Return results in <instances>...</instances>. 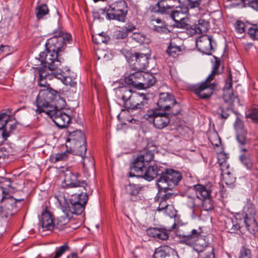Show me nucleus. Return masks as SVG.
Here are the masks:
<instances>
[{"instance_id":"nucleus-1","label":"nucleus","mask_w":258,"mask_h":258,"mask_svg":"<svg viewBox=\"0 0 258 258\" xmlns=\"http://www.w3.org/2000/svg\"><path fill=\"white\" fill-rule=\"evenodd\" d=\"M72 41L71 34L59 29L55 30L53 36L48 39L45 43L46 50L39 53L41 61L48 64L50 69H56L63 61L59 52L64 49L67 44H71Z\"/></svg>"},{"instance_id":"nucleus-2","label":"nucleus","mask_w":258,"mask_h":258,"mask_svg":"<svg viewBox=\"0 0 258 258\" xmlns=\"http://www.w3.org/2000/svg\"><path fill=\"white\" fill-rule=\"evenodd\" d=\"M88 201L86 194H74L70 199L71 205L62 206L63 215L57 218V226L61 228L67 225L73 217V215H81L84 211L85 205Z\"/></svg>"},{"instance_id":"nucleus-3","label":"nucleus","mask_w":258,"mask_h":258,"mask_svg":"<svg viewBox=\"0 0 258 258\" xmlns=\"http://www.w3.org/2000/svg\"><path fill=\"white\" fill-rule=\"evenodd\" d=\"M221 64L220 59L216 57L215 62L213 66L211 73L207 77L206 80L201 83L192 86V91L201 99H208L213 94L214 90V85L210 82L212 81L216 75L222 73L224 67L219 69Z\"/></svg>"},{"instance_id":"nucleus-4","label":"nucleus","mask_w":258,"mask_h":258,"mask_svg":"<svg viewBox=\"0 0 258 258\" xmlns=\"http://www.w3.org/2000/svg\"><path fill=\"white\" fill-rule=\"evenodd\" d=\"M100 11L107 20L124 22L128 12L127 4L123 0L116 1L107 5Z\"/></svg>"},{"instance_id":"nucleus-5","label":"nucleus","mask_w":258,"mask_h":258,"mask_svg":"<svg viewBox=\"0 0 258 258\" xmlns=\"http://www.w3.org/2000/svg\"><path fill=\"white\" fill-rule=\"evenodd\" d=\"M181 172L171 168H164L163 175L157 179L156 185L158 190L164 191L171 189L174 186L177 185L182 179Z\"/></svg>"},{"instance_id":"nucleus-6","label":"nucleus","mask_w":258,"mask_h":258,"mask_svg":"<svg viewBox=\"0 0 258 258\" xmlns=\"http://www.w3.org/2000/svg\"><path fill=\"white\" fill-rule=\"evenodd\" d=\"M157 105L160 110L169 111L171 115H177L181 111L180 104L174 96L169 93H160Z\"/></svg>"},{"instance_id":"nucleus-7","label":"nucleus","mask_w":258,"mask_h":258,"mask_svg":"<svg viewBox=\"0 0 258 258\" xmlns=\"http://www.w3.org/2000/svg\"><path fill=\"white\" fill-rule=\"evenodd\" d=\"M175 115H171L166 112H160L159 110H148L145 115L146 119L153 122L154 126L157 129L162 130L166 127L170 121V118Z\"/></svg>"},{"instance_id":"nucleus-8","label":"nucleus","mask_w":258,"mask_h":258,"mask_svg":"<svg viewBox=\"0 0 258 258\" xmlns=\"http://www.w3.org/2000/svg\"><path fill=\"white\" fill-rule=\"evenodd\" d=\"M64 182L66 186L70 187H79L83 188L80 194H88L90 191V187L84 180H78L79 174L77 172H74L70 169H67L63 172Z\"/></svg>"},{"instance_id":"nucleus-9","label":"nucleus","mask_w":258,"mask_h":258,"mask_svg":"<svg viewBox=\"0 0 258 258\" xmlns=\"http://www.w3.org/2000/svg\"><path fill=\"white\" fill-rule=\"evenodd\" d=\"M198 194L200 195L203 209L205 211H211L214 208V203L211 197L212 186L211 184L202 185L197 184Z\"/></svg>"},{"instance_id":"nucleus-10","label":"nucleus","mask_w":258,"mask_h":258,"mask_svg":"<svg viewBox=\"0 0 258 258\" xmlns=\"http://www.w3.org/2000/svg\"><path fill=\"white\" fill-rule=\"evenodd\" d=\"M66 147L68 148H76L77 145L86 141L85 134L81 130H67L65 133Z\"/></svg>"},{"instance_id":"nucleus-11","label":"nucleus","mask_w":258,"mask_h":258,"mask_svg":"<svg viewBox=\"0 0 258 258\" xmlns=\"http://www.w3.org/2000/svg\"><path fill=\"white\" fill-rule=\"evenodd\" d=\"M48 112V116L59 128L66 127L71 121V117L62 110H59L56 106L52 111Z\"/></svg>"},{"instance_id":"nucleus-12","label":"nucleus","mask_w":258,"mask_h":258,"mask_svg":"<svg viewBox=\"0 0 258 258\" xmlns=\"http://www.w3.org/2000/svg\"><path fill=\"white\" fill-rule=\"evenodd\" d=\"M22 200H17L12 196H9V198L4 201L5 205L3 207L0 206V217L7 218L13 215L17 211V202Z\"/></svg>"},{"instance_id":"nucleus-13","label":"nucleus","mask_w":258,"mask_h":258,"mask_svg":"<svg viewBox=\"0 0 258 258\" xmlns=\"http://www.w3.org/2000/svg\"><path fill=\"white\" fill-rule=\"evenodd\" d=\"M118 97L123 101V106L128 112H132V96L134 92L128 87H122L116 89Z\"/></svg>"},{"instance_id":"nucleus-14","label":"nucleus","mask_w":258,"mask_h":258,"mask_svg":"<svg viewBox=\"0 0 258 258\" xmlns=\"http://www.w3.org/2000/svg\"><path fill=\"white\" fill-rule=\"evenodd\" d=\"M236 131V139L239 146H244L248 145V140L246 138L247 132L244 129L243 122L239 116H237L234 123Z\"/></svg>"},{"instance_id":"nucleus-15","label":"nucleus","mask_w":258,"mask_h":258,"mask_svg":"<svg viewBox=\"0 0 258 258\" xmlns=\"http://www.w3.org/2000/svg\"><path fill=\"white\" fill-rule=\"evenodd\" d=\"M215 42L211 35H203L197 40L196 45L199 49L206 54H210L213 49V44Z\"/></svg>"},{"instance_id":"nucleus-16","label":"nucleus","mask_w":258,"mask_h":258,"mask_svg":"<svg viewBox=\"0 0 258 258\" xmlns=\"http://www.w3.org/2000/svg\"><path fill=\"white\" fill-rule=\"evenodd\" d=\"M164 168L157 164L149 166L147 168H146L142 178L148 181H151L155 177L158 179L163 175Z\"/></svg>"},{"instance_id":"nucleus-17","label":"nucleus","mask_w":258,"mask_h":258,"mask_svg":"<svg viewBox=\"0 0 258 258\" xmlns=\"http://www.w3.org/2000/svg\"><path fill=\"white\" fill-rule=\"evenodd\" d=\"M146 168L145 163L138 156L131 165L129 176L142 177Z\"/></svg>"},{"instance_id":"nucleus-18","label":"nucleus","mask_w":258,"mask_h":258,"mask_svg":"<svg viewBox=\"0 0 258 258\" xmlns=\"http://www.w3.org/2000/svg\"><path fill=\"white\" fill-rule=\"evenodd\" d=\"M232 76L230 72L228 77L225 81V84L223 88V99L225 102L230 104H233L236 99H238L233 93L232 90Z\"/></svg>"},{"instance_id":"nucleus-19","label":"nucleus","mask_w":258,"mask_h":258,"mask_svg":"<svg viewBox=\"0 0 258 258\" xmlns=\"http://www.w3.org/2000/svg\"><path fill=\"white\" fill-rule=\"evenodd\" d=\"M153 258H179V256L173 248L164 245L155 249Z\"/></svg>"},{"instance_id":"nucleus-20","label":"nucleus","mask_w":258,"mask_h":258,"mask_svg":"<svg viewBox=\"0 0 258 258\" xmlns=\"http://www.w3.org/2000/svg\"><path fill=\"white\" fill-rule=\"evenodd\" d=\"M133 58H134L133 61H134L133 66L135 70L143 72L148 67L150 57L147 54L135 53Z\"/></svg>"},{"instance_id":"nucleus-21","label":"nucleus","mask_w":258,"mask_h":258,"mask_svg":"<svg viewBox=\"0 0 258 258\" xmlns=\"http://www.w3.org/2000/svg\"><path fill=\"white\" fill-rule=\"evenodd\" d=\"M39 224L43 231L52 230L54 228V224L52 216L47 209H45L41 214Z\"/></svg>"},{"instance_id":"nucleus-22","label":"nucleus","mask_w":258,"mask_h":258,"mask_svg":"<svg viewBox=\"0 0 258 258\" xmlns=\"http://www.w3.org/2000/svg\"><path fill=\"white\" fill-rule=\"evenodd\" d=\"M36 103L37 106L36 113L40 114L44 112L48 116V111H52L55 107L53 104H51L45 98L40 96L39 94L38 95L36 98Z\"/></svg>"},{"instance_id":"nucleus-23","label":"nucleus","mask_w":258,"mask_h":258,"mask_svg":"<svg viewBox=\"0 0 258 258\" xmlns=\"http://www.w3.org/2000/svg\"><path fill=\"white\" fill-rule=\"evenodd\" d=\"M132 111L134 110H142L147 103L146 95L144 93L134 92L132 96Z\"/></svg>"},{"instance_id":"nucleus-24","label":"nucleus","mask_w":258,"mask_h":258,"mask_svg":"<svg viewBox=\"0 0 258 258\" xmlns=\"http://www.w3.org/2000/svg\"><path fill=\"white\" fill-rule=\"evenodd\" d=\"M194 188L195 191L188 194L186 196V205L188 208L192 209L193 213L195 211L194 209L196 207H199L202 203L200 195L198 194L197 184L194 185Z\"/></svg>"},{"instance_id":"nucleus-25","label":"nucleus","mask_w":258,"mask_h":258,"mask_svg":"<svg viewBox=\"0 0 258 258\" xmlns=\"http://www.w3.org/2000/svg\"><path fill=\"white\" fill-rule=\"evenodd\" d=\"M179 237V241L181 243L190 246L202 236L201 233L197 230L192 229L189 234H180Z\"/></svg>"},{"instance_id":"nucleus-26","label":"nucleus","mask_w":258,"mask_h":258,"mask_svg":"<svg viewBox=\"0 0 258 258\" xmlns=\"http://www.w3.org/2000/svg\"><path fill=\"white\" fill-rule=\"evenodd\" d=\"M170 12V17L177 23V26L180 25L181 27H185L187 26V24L184 21L187 13L184 9L183 11L181 8H180L176 10H171Z\"/></svg>"},{"instance_id":"nucleus-27","label":"nucleus","mask_w":258,"mask_h":258,"mask_svg":"<svg viewBox=\"0 0 258 258\" xmlns=\"http://www.w3.org/2000/svg\"><path fill=\"white\" fill-rule=\"evenodd\" d=\"M151 26L154 31L160 33L167 34L170 31L164 21L159 18L152 17L151 18Z\"/></svg>"},{"instance_id":"nucleus-28","label":"nucleus","mask_w":258,"mask_h":258,"mask_svg":"<svg viewBox=\"0 0 258 258\" xmlns=\"http://www.w3.org/2000/svg\"><path fill=\"white\" fill-rule=\"evenodd\" d=\"M239 148L241 152L239 160L242 164L248 170H251L253 166V163L251 158V155L248 149L244 146H239Z\"/></svg>"},{"instance_id":"nucleus-29","label":"nucleus","mask_w":258,"mask_h":258,"mask_svg":"<svg viewBox=\"0 0 258 258\" xmlns=\"http://www.w3.org/2000/svg\"><path fill=\"white\" fill-rule=\"evenodd\" d=\"M156 81L155 77L151 74L142 72L139 89H144L149 88L154 85Z\"/></svg>"},{"instance_id":"nucleus-30","label":"nucleus","mask_w":258,"mask_h":258,"mask_svg":"<svg viewBox=\"0 0 258 258\" xmlns=\"http://www.w3.org/2000/svg\"><path fill=\"white\" fill-rule=\"evenodd\" d=\"M141 78L142 72L137 71V72L125 77L124 78V82L128 85L133 86L135 88L139 89Z\"/></svg>"},{"instance_id":"nucleus-31","label":"nucleus","mask_w":258,"mask_h":258,"mask_svg":"<svg viewBox=\"0 0 258 258\" xmlns=\"http://www.w3.org/2000/svg\"><path fill=\"white\" fill-rule=\"evenodd\" d=\"M209 26V23L208 21L200 19L199 20L197 24L190 26V33L192 34L205 33L208 31Z\"/></svg>"},{"instance_id":"nucleus-32","label":"nucleus","mask_w":258,"mask_h":258,"mask_svg":"<svg viewBox=\"0 0 258 258\" xmlns=\"http://www.w3.org/2000/svg\"><path fill=\"white\" fill-rule=\"evenodd\" d=\"M175 0H158L156 4L157 12L162 14H166L170 12L173 8V2Z\"/></svg>"},{"instance_id":"nucleus-33","label":"nucleus","mask_w":258,"mask_h":258,"mask_svg":"<svg viewBox=\"0 0 258 258\" xmlns=\"http://www.w3.org/2000/svg\"><path fill=\"white\" fill-rule=\"evenodd\" d=\"M225 226L227 232L229 233H235L240 228V223L235 217L227 218L225 220Z\"/></svg>"},{"instance_id":"nucleus-34","label":"nucleus","mask_w":258,"mask_h":258,"mask_svg":"<svg viewBox=\"0 0 258 258\" xmlns=\"http://www.w3.org/2000/svg\"><path fill=\"white\" fill-rule=\"evenodd\" d=\"M190 246L198 254L208 251V247H213L207 242L202 237Z\"/></svg>"},{"instance_id":"nucleus-35","label":"nucleus","mask_w":258,"mask_h":258,"mask_svg":"<svg viewBox=\"0 0 258 258\" xmlns=\"http://www.w3.org/2000/svg\"><path fill=\"white\" fill-rule=\"evenodd\" d=\"M38 94L41 97L45 98L51 104H53L54 101L57 97V92L51 88L40 89Z\"/></svg>"},{"instance_id":"nucleus-36","label":"nucleus","mask_w":258,"mask_h":258,"mask_svg":"<svg viewBox=\"0 0 258 258\" xmlns=\"http://www.w3.org/2000/svg\"><path fill=\"white\" fill-rule=\"evenodd\" d=\"M247 230L254 237H258V223L255 219L244 220Z\"/></svg>"},{"instance_id":"nucleus-37","label":"nucleus","mask_w":258,"mask_h":258,"mask_svg":"<svg viewBox=\"0 0 258 258\" xmlns=\"http://www.w3.org/2000/svg\"><path fill=\"white\" fill-rule=\"evenodd\" d=\"M244 220L255 219L256 210L254 205L251 202H248L243 209Z\"/></svg>"},{"instance_id":"nucleus-38","label":"nucleus","mask_w":258,"mask_h":258,"mask_svg":"<svg viewBox=\"0 0 258 258\" xmlns=\"http://www.w3.org/2000/svg\"><path fill=\"white\" fill-rule=\"evenodd\" d=\"M36 16L38 20L42 19L44 16L48 14L49 9L45 4L38 5L36 8Z\"/></svg>"},{"instance_id":"nucleus-39","label":"nucleus","mask_w":258,"mask_h":258,"mask_svg":"<svg viewBox=\"0 0 258 258\" xmlns=\"http://www.w3.org/2000/svg\"><path fill=\"white\" fill-rule=\"evenodd\" d=\"M202 3V0H183L182 6L187 13L189 9L199 8Z\"/></svg>"},{"instance_id":"nucleus-40","label":"nucleus","mask_w":258,"mask_h":258,"mask_svg":"<svg viewBox=\"0 0 258 258\" xmlns=\"http://www.w3.org/2000/svg\"><path fill=\"white\" fill-rule=\"evenodd\" d=\"M68 152L53 154L49 157V160L52 163H55L59 161H63L67 160L68 158Z\"/></svg>"},{"instance_id":"nucleus-41","label":"nucleus","mask_w":258,"mask_h":258,"mask_svg":"<svg viewBox=\"0 0 258 258\" xmlns=\"http://www.w3.org/2000/svg\"><path fill=\"white\" fill-rule=\"evenodd\" d=\"M181 51L180 47L177 45L174 42H170L166 50L169 55L174 57H176Z\"/></svg>"},{"instance_id":"nucleus-42","label":"nucleus","mask_w":258,"mask_h":258,"mask_svg":"<svg viewBox=\"0 0 258 258\" xmlns=\"http://www.w3.org/2000/svg\"><path fill=\"white\" fill-rule=\"evenodd\" d=\"M92 39L94 43L99 44L102 43H107L109 40V37L106 36L103 32H102L95 35H92Z\"/></svg>"},{"instance_id":"nucleus-43","label":"nucleus","mask_w":258,"mask_h":258,"mask_svg":"<svg viewBox=\"0 0 258 258\" xmlns=\"http://www.w3.org/2000/svg\"><path fill=\"white\" fill-rule=\"evenodd\" d=\"M71 150H74L76 154L82 157L83 159H85V155L87 152V142L82 143L79 145L76 146V148H72Z\"/></svg>"},{"instance_id":"nucleus-44","label":"nucleus","mask_w":258,"mask_h":258,"mask_svg":"<svg viewBox=\"0 0 258 258\" xmlns=\"http://www.w3.org/2000/svg\"><path fill=\"white\" fill-rule=\"evenodd\" d=\"M145 163L151 162L154 158V153L152 151L144 150L138 156Z\"/></svg>"},{"instance_id":"nucleus-45","label":"nucleus","mask_w":258,"mask_h":258,"mask_svg":"<svg viewBox=\"0 0 258 258\" xmlns=\"http://www.w3.org/2000/svg\"><path fill=\"white\" fill-rule=\"evenodd\" d=\"M39 60L41 62V64L43 66L42 67H40L38 68V74L39 77L43 78V77H47L48 76V73L47 72V68L50 71H53L54 70H51L48 68V64L45 63L44 62H42L40 59V57L39 55Z\"/></svg>"},{"instance_id":"nucleus-46","label":"nucleus","mask_w":258,"mask_h":258,"mask_svg":"<svg viewBox=\"0 0 258 258\" xmlns=\"http://www.w3.org/2000/svg\"><path fill=\"white\" fill-rule=\"evenodd\" d=\"M132 38L140 44L148 43L149 42V39L146 36L141 33H134L132 35Z\"/></svg>"},{"instance_id":"nucleus-47","label":"nucleus","mask_w":258,"mask_h":258,"mask_svg":"<svg viewBox=\"0 0 258 258\" xmlns=\"http://www.w3.org/2000/svg\"><path fill=\"white\" fill-rule=\"evenodd\" d=\"M70 248L67 243L57 247L55 251V254L52 258H59L66 251H69Z\"/></svg>"},{"instance_id":"nucleus-48","label":"nucleus","mask_w":258,"mask_h":258,"mask_svg":"<svg viewBox=\"0 0 258 258\" xmlns=\"http://www.w3.org/2000/svg\"><path fill=\"white\" fill-rule=\"evenodd\" d=\"M247 34L252 40H258V26L253 25L247 29Z\"/></svg>"},{"instance_id":"nucleus-49","label":"nucleus","mask_w":258,"mask_h":258,"mask_svg":"<svg viewBox=\"0 0 258 258\" xmlns=\"http://www.w3.org/2000/svg\"><path fill=\"white\" fill-rule=\"evenodd\" d=\"M230 108L229 107H224L223 106H220L217 109V114L220 115L221 118L224 119H227L230 115Z\"/></svg>"},{"instance_id":"nucleus-50","label":"nucleus","mask_w":258,"mask_h":258,"mask_svg":"<svg viewBox=\"0 0 258 258\" xmlns=\"http://www.w3.org/2000/svg\"><path fill=\"white\" fill-rule=\"evenodd\" d=\"M230 3L232 8H245L246 7L247 0H227Z\"/></svg>"},{"instance_id":"nucleus-51","label":"nucleus","mask_w":258,"mask_h":258,"mask_svg":"<svg viewBox=\"0 0 258 258\" xmlns=\"http://www.w3.org/2000/svg\"><path fill=\"white\" fill-rule=\"evenodd\" d=\"M234 28L237 33L241 34L245 32V23L241 20H237L234 24Z\"/></svg>"},{"instance_id":"nucleus-52","label":"nucleus","mask_w":258,"mask_h":258,"mask_svg":"<svg viewBox=\"0 0 258 258\" xmlns=\"http://www.w3.org/2000/svg\"><path fill=\"white\" fill-rule=\"evenodd\" d=\"M238 258H251V250L245 246H242Z\"/></svg>"},{"instance_id":"nucleus-53","label":"nucleus","mask_w":258,"mask_h":258,"mask_svg":"<svg viewBox=\"0 0 258 258\" xmlns=\"http://www.w3.org/2000/svg\"><path fill=\"white\" fill-rule=\"evenodd\" d=\"M208 251L204 252L202 255H199L200 258H215L213 247H208Z\"/></svg>"},{"instance_id":"nucleus-54","label":"nucleus","mask_w":258,"mask_h":258,"mask_svg":"<svg viewBox=\"0 0 258 258\" xmlns=\"http://www.w3.org/2000/svg\"><path fill=\"white\" fill-rule=\"evenodd\" d=\"M139 190L138 186L134 184H130L129 188L127 189L129 195L131 196L137 195L139 194Z\"/></svg>"},{"instance_id":"nucleus-55","label":"nucleus","mask_w":258,"mask_h":258,"mask_svg":"<svg viewBox=\"0 0 258 258\" xmlns=\"http://www.w3.org/2000/svg\"><path fill=\"white\" fill-rule=\"evenodd\" d=\"M9 117L6 113L0 114V130L3 129L6 125Z\"/></svg>"},{"instance_id":"nucleus-56","label":"nucleus","mask_w":258,"mask_h":258,"mask_svg":"<svg viewBox=\"0 0 258 258\" xmlns=\"http://www.w3.org/2000/svg\"><path fill=\"white\" fill-rule=\"evenodd\" d=\"M168 232L163 229H159L157 234V238L161 240H166L168 238Z\"/></svg>"},{"instance_id":"nucleus-57","label":"nucleus","mask_w":258,"mask_h":258,"mask_svg":"<svg viewBox=\"0 0 258 258\" xmlns=\"http://www.w3.org/2000/svg\"><path fill=\"white\" fill-rule=\"evenodd\" d=\"M247 6L258 12V0H247Z\"/></svg>"},{"instance_id":"nucleus-58","label":"nucleus","mask_w":258,"mask_h":258,"mask_svg":"<svg viewBox=\"0 0 258 258\" xmlns=\"http://www.w3.org/2000/svg\"><path fill=\"white\" fill-rule=\"evenodd\" d=\"M46 77L40 78L39 77L38 80V84L39 86L43 87V89H47V88H50L49 84L47 82Z\"/></svg>"},{"instance_id":"nucleus-59","label":"nucleus","mask_w":258,"mask_h":258,"mask_svg":"<svg viewBox=\"0 0 258 258\" xmlns=\"http://www.w3.org/2000/svg\"><path fill=\"white\" fill-rule=\"evenodd\" d=\"M249 117L258 124V108L253 109L249 114Z\"/></svg>"},{"instance_id":"nucleus-60","label":"nucleus","mask_w":258,"mask_h":258,"mask_svg":"<svg viewBox=\"0 0 258 258\" xmlns=\"http://www.w3.org/2000/svg\"><path fill=\"white\" fill-rule=\"evenodd\" d=\"M159 228H149L147 229V233L151 237H157Z\"/></svg>"},{"instance_id":"nucleus-61","label":"nucleus","mask_w":258,"mask_h":258,"mask_svg":"<svg viewBox=\"0 0 258 258\" xmlns=\"http://www.w3.org/2000/svg\"><path fill=\"white\" fill-rule=\"evenodd\" d=\"M64 84L71 87H75L77 84V82L75 79L72 80L70 77H66L64 79Z\"/></svg>"},{"instance_id":"nucleus-62","label":"nucleus","mask_w":258,"mask_h":258,"mask_svg":"<svg viewBox=\"0 0 258 258\" xmlns=\"http://www.w3.org/2000/svg\"><path fill=\"white\" fill-rule=\"evenodd\" d=\"M127 36V34L123 28H122L120 30L116 31V38L117 39H124Z\"/></svg>"},{"instance_id":"nucleus-63","label":"nucleus","mask_w":258,"mask_h":258,"mask_svg":"<svg viewBox=\"0 0 258 258\" xmlns=\"http://www.w3.org/2000/svg\"><path fill=\"white\" fill-rule=\"evenodd\" d=\"M168 207V204H167V202L160 200L157 211L159 212L163 211V210L166 209Z\"/></svg>"},{"instance_id":"nucleus-64","label":"nucleus","mask_w":258,"mask_h":258,"mask_svg":"<svg viewBox=\"0 0 258 258\" xmlns=\"http://www.w3.org/2000/svg\"><path fill=\"white\" fill-rule=\"evenodd\" d=\"M122 28L126 32V33L133 32L136 29V27L133 24H128L124 26Z\"/></svg>"}]
</instances>
